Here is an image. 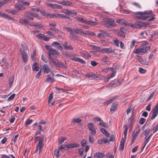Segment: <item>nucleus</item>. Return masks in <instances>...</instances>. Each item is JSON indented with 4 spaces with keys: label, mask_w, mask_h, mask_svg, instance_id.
<instances>
[{
    "label": "nucleus",
    "mask_w": 158,
    "mask_h": 158,
    "mask_svg": "<svg viewBox=\"0 0 158 158\" xmlns=\"http://www.w3.org/2000/svg\"><path fill=\"white\" fill-rule=\"evenodd\" d=\"M67 18V16L63 14H58L56 15V18Z\"/></svg>",
    "instance_id": "obj_45"
},
{
    "label": "nucleus",
    "mask_w": 158,
    "mask_h": 158,
    "mask_svg": "<svg viewBox=\"0 0 158 158\" xmlns=\"http://www.w3.org/2000/svg\"><path fill=\"white\" fill-rule=\"evenodd\" d=\"M41 13L43 14V15L47 18H56V15L51 14L44 11H42Z\"/></svg>",
    "instance_id": "obj_12"
},
{
    "label": "nucleus",
    "mask_w": 158,
    "mask_h": 158,
    "mask_svg": "<svg viewBox=\"0 0 158 158\" xmlns=\"http://www.w3.org/2000/svg\"><path fill=\"white\" fill-rule=\"evenodd\" d=\"M0 17L10 20H14V19L11 16L4 13L1 14V16H0Z\"/></svg>",
    "instance_id": "obj_34"
},
{
    "label": "nucleus",
    "mask_w": 158,
    "mask_h": 158,
    "mask_svg": "<svg viewBox=\"0 0 158 158\" xmlns=\"http://www.w3.org/2000/svg\"><path fill=\"white\" fill-rule=\"evenodd\" d=\"M81 145L83 147H85V146L86 144V141L85 139H83L81 141Z\"/></svg>",
    "instance_id": "obj_64"
},
{
    "label": "nucleus",
    "mask_w": 158,
    "mask_h": 158,
    "mask_svg": "<svg viewBox=\"0 0 158 158\" xmlns=\"http://www.w3.org/2000/svg\"><path fill=\"white\" fill-rule=\"evenodd\" d=\"M53 94L52 93L50 94V95L49 96L48 100V103L49 104V105L50 106L49 103L53 99Z\"/></svg>",
    "instance_id": "obj_55"
},
{
    "label": "nucleus",
    "mask_w": 158,
    "mask_h": 158,
    "mask_svg": "<svg viewBox=\"0 0 158 158\" xmlns=\"http://www.w3.org/2000/svg\"><path fill=\"white\" fill-rule=\"evenodd\" d=\"M105 156L103 153L102 152H97L94 155V158H103Z\"/></svg>",
    "instance_id": "obj_28"
},
{
    "label": "nucleus",
    "mask_w": 158,
    "mask_h": 158,
    "mask_svg": "<svg viewBox=\"0 0 158 158\" xmlns=\"http://www.w3.org/2000/svg\"><path fill=\"white\" fill-rule=\"evenodd\" d=\"M86 24L90 25L92 26L97 25L98 24V23L97 22H96L91 21H87V22H86Z\"/></svg>",
    "instance_id": "obj_39"
},
{
    "label": "nucleus",
    "mask_w": 158,
    "mask_h": 158,
    "mask_svg": "<svg viewBox=\"0 0 158 158\" xmlns=\"http://www.w3.org/2000/svg\"><path fill=\"white\" fill-rule=\"evenodd\" d=\"M56 89L57 91H58L59 90H61L62 92H66L68 91L67 89H63L61 88H59L57 87H56Z\"/></svg>",
    "instance_id": "obj_57"
},
{
    "label": "nucleus",
    "mask_w": 158,
    "mask_h": 158,
    "mask_svg": "<svg viewBox=\"0 0 158 158\" xmlns=\"http://www.w3.org/2000/svg\"><path fill=\"white\" fill-rule=\"evenodd\" d=\"M58 3L62 5L66 6H72L73 5V3L68 1H60Z\"/></svg>",
    "instance_id": "obj_20"
},
{
    "label": "nucleus",
    "mask_w": 158,
    "mask_h": 158,
    "mask_svg": "<svg viewBox=\"0 0 158 158\" xmlns=\"http://www.w3.org/2000/svg\"><path fill=\"white\" fill-rule=\"evenodd\" d=\"M19 52L23 62L26 63L28 59L27 54L25 51L23 50L21 48L19 49Z\"/></svg>",
    "instance_id": "obj_6"
},
{
    "label": "nucleus",
    "mask_w": 158,
    "mask_h": 158,
    "mask_svg": "<svg viewBox=\"0 0 158 158\" xmlns=\"http://www.w3.org/2000/svg\"><path fill=\"white\" fill-rule=\"evenodd\" d=\"M137 27H138V28H141L142 26V22L140 21L136 22Z\"/></svg>",
    "instance_id": "obj_56"
},
{
    "label": "nucleus",
    "mask_w": 158,
    "mask_h": 158,
    "mask_svg": "<svg viewBox=\"0 0 158 158\" xmlns=\"http://www.w3.org/2000/svg\"><path fill=\"white\" fill-rule=\"evenodd\" d=\"M52 45L54 47L56 48L57 49L60 51H62L63 49V47L59 42H54L52 43Z\"/></svg>",
    "instance_id": "obj_14"
},
{
    "label": "nucleus",
    "mask_w": 158,
    "mask_h": 158,
    "mask_svg": "<svg viewBox=\"0 0 158 158\" xmlns=\"http://www.w3.org/2000/svg\"><path fill=\"white\" fill-rule=\"evenodd\" d=\"M117 104L116 103H114L113 104L112 106L110 108V112L113 113L117 109Z\"/></svg>",
    "instance_id": "obj_27"
},
{
    "label": "nucleus",
    "mask_w": 158,
    "mask_h": 158,
    "mask_svg": "<svg viewBox=\"0 0 158 158\" xmlns=\"http://www.w3.org/2000/svg\"><path fill=\"white\" fill-rule=\"evenodd\" d=\"M14 7L17 8V10L19 11L21 10V4H17L15 5Z\"/></svg>",
    "instance_id": "obj_47"
},
{
    "label": "nucleus",
    "mask_w": 158,
    "mask_h": 158,
    "mask_svg": "<svg viewBox=\"0 0 158 158\" xmlns=\"http://www.w3.org/2000/svg\"><path fill=\"white\" fill-rule=\"evenodd\" d=\"M150 46L146 47L140 46L138 48L136 49L134 51V52L135 53L139 55H143L150 48Z\"/></svg>",
    "instance_id": "obj_3"
},
{
    "label": "nucleus",
    "mask_w": 158,
    "mask_h": 158,
    "mask_svg": "<svg viewBox=\"0 0 158 158\" xmlns=\"http://www.w3.org/2000/svg\"><path fill=\"white\" fill-rule=\"evenodd\" d=\"M116 22L119 23L120 25L124 26H128L129 24L127 22L124 20L123 19H117L116 20Z\"/></svg>",
    "instance_id": "obj_15"
},
{
    "label": "nucleus",
    "mask_w": 158,
    "mask_h": 158,
    "mask_svg": "<svg viewBox=\"0 0 158 158\" xmlns=\"http://www.w3.org/2000/svg\"><path fill=\"white\" fill-rule=\"evenodd\" d=\"M75 19L77 21H80L82 23H84L87 24L86 22H87V21L84 19L82 17H77L75 18Z\"/></svg>",
    "instance_id": "obj_31"
},
{
    "label": "nucleus",
    "mask_w": 158,
    "mask_h": 158,
    "mask_svg": "<svg viewBox=\"0 0 158 158\" xmlns=\"http://www.w3.org/2000/svg\"><path fill=\"white\" fill-rule=\"evenodd\" d=\"M39 68L38 66L37 65V63L35 62V63L32 66V70L33 71H37L39 70Z\"/></svg>",
    "instance_id": "obj_38"
},
{
    "label": "nucleus",
    "mask_w": 158,
    "mask_h": 158,
    "mask_svg": "<svg viewBox=\"0 0 158 158\" xmlns=\"http://www.w3.org/2000/svg\"><path fill=\"white\" fill-rule=\"evenodd\" d=\"M145 120L146 119L145 118H140L139 121V123L141 124H143L144 123Z\"/></svg>",
    "instance_id": "obj_61"
},
{
    "label": "nucleus",
    "mask_w": 158,
    "mask_h": 158,
    "mask_svg": "<svg viewBox=\"0 0 158 158\" xmlns=\"http://www.w3.org/2000/svg\"><path fill=\"white\" fill-rule=\"evenodd\" d=\"M102 50L106 53H114L115 52L114 49H112L110 48H104Z\"/></svg>",
    "instance_id": "obj_21"
},
{
    "label": "nucleus",
    "mask_w": 158,
    "mask_h": 158,
    "mask_svg": "<svg viewBox=\"0 0 158 158\" xmlns=\"http://www.w3.org/2000/svg\"><path fill=\"white\" fill-rule=\"evenodd\" d=\"M85 76L87 77H91L93 79H95L99 77L98 75H96L92 73H87L85 75Z\"/></svg>",
    "instance_id": "obj_18"
},
{
    "label": "nucleus",
    "mask_w": 158,
    "mask_h": 158,
    "mask_svg": "<svg viewBox=\"0 0 158 158\" xmlns=\"http://www.w3.org/2000/svg\"><path fill=\"white\" fill-rule=\"evenodd\" d=\"M59 151L58 149L55 150L54 152V154L55 155L56 157L57 158H58L59 157Z\"/></svg>",
    "instance_id": "obj_53"
},
{
    "label": "nucleus",
    "mask_w": 158,
    "mask_h": 158,
    "mask_svg": "<svg viewBox=\"0 0 158 158\" xmlns=\"http://www.w3.org/2000/svg\"><path fill=\"white\" fill-rule=\"evenodd\" d=\"M36 36L39 39L45 41H48L50 38L49 37H46L42 34H39L36 35Z\"/></svg>",
    "instance_id": "obj_13"
},
{
    "label": "nucleus",
    "mask_w": 158,
    "mask_h": 158,
    "mask_svg": "<svg viewBox=\"0 0 158 158\" xmlns=\"http://www.w3.org/2000/svg\"><path fill=\"white\" fill-rule=\"evenodd\" d=\"M66 30L69 32L71 37L72 38V40H77L79 41L80 39L76 35L77 33V29L71 27H66Z\"/></svg>",
    "instance_id": "obj_1"
},
{
    "label": "nucleus",
    "mask_w": 158,
    "mask_h": 158,
    "mask_svg": "<svg viewBox=\"0 0 158 158\" xmlns=\"http://www.w3.org/2000/svg\"><path fill=\"white\" fill-rule=\"evenodd\" d=\"M38 127L39 128L35 133V135L40 134L41 133V132L43 131V129L42 128V126H41L38 125Z\"/></svg>",
    "instance_id": "obj_33"
},
{
    "label": "nucleus",
    "mask_w": 158,
    "mask_h": 158,
    "mask_svg": "<svg viewBox=\"0 0 158 158\" xmlns=\"http://www.w3.org/2000/svg\"><path fill=\"white\" fill-rule=\"evenodd\" d=\"M140 131V129H139L138 130L135 134L133 136L132 138L131 141L133 142H134L135 140L137 137L138 136V135H139V132Z\"/></svg>",
    "instance_id": "obj_36"
},
{
    "label": "nucleus",
    "mask_w": 158,
    "mask_h": 158,
    "mask_svg": "<svg viewBox=\"0 0 158 158\" xmlns=\"http://www.w3.org/2000/svg\"><path fill=\"white\" fill-rule=\"evenodd\" d=\"M117 35L123 38L125 37V35L124 32H121L120 31L117 33Z\"/></svg>",
    "instance_id": "obj_51"
},
{
    "label": "nucleus",
    "mask_w": 158,
    "mask_h": 158,
    "mask_svg": "<svg viewBox=\"0 0 158 158\" xmlns=\"http://www.w3.org/2000/svg\"><path fill=\"white\" fill-rule=\"evenodd\" d=\"M115 73H116V72H112V73L111 74V75H110L109 76L107 77V81H109V79H110L111 78L113 77H114L115 75Z\"/></svg>",
    "instance_id": "obj_46"
},
{
    "label": "nucleus",
    "mask_w": 158,
    "mask_h": 158,
    "mask_svg": "<svg viewBox=\"0 0 158 158\" xmlns=\"http://www.w3.org/2000/svg\"><path fill=\"white\" fill-rule=\"evenodd\" d=\"M125 140V139H124L123 138L121 139V140L120 144L119 145V148L121 149V151H123L124 149Z\"/></svg>",
    "instance_id": "obj_29"
},
{
    "label": "nucleus",
    "mask_w": 158,
    "mask_h": 158,
    "mask_svg": "<svg viewBox=\"0 0 158 158\" xmlns=\"http://www.w3.org/2000/svg\"><path fill=\"white\" fill-rule=\"evenodd\" d=\"M102 24L104 26L107 27H114L116 26L114 23V20L112 19H107L103 22Z\"/></svg>",
    "instance_id": "obj_4"
},
{
    "label": "nucleus",
    "mask_w": 158,
    "mask_h": 158,
    "mask_svg": "<svg viewBox=\"0 0 158 158\" xmlns=\"http://www.w3.org/2000/svg\"><path fill=\"white\" fill-rule=\"evenodd\" d=\"M19 23L23 25H28L29 24V21L27 19H19Z\"/></svg>",
    "instance_id": "obj_23"
},
{
    "label": "nucleus",
    "mask_w": 158,
    "mask_h": 158,
    "mask_svg": "<svg viewBox=\"0 0 158 158\" xmlns=\"http://www.w3.org/2000/svg\"><path fill=\"white\" fill-rule=\"evenodd\" d=\"M67 146H68V148L71 149L78 148L79 147L80 145L78 143H73L68 144Z\"/></svg>",
    "instance_id": "obj_17"
},
{
    "label": "nucleus",
    "mask_w": 158,
    "mask_h": 158,
    "mask_svg": "<svg viewBox=\"0 0 158 158\" xmlns=\"http://www.w3.org/2000/svg\"><path fill=\"white\" fill-rule=\"evenodd\" d=\"M115 98H111V99H109L108 101H106L105 102V103L106 104L108 105L110 103H111L113 102L114 100H115Z\"/></svg>",
    "instance_id": "obj_59"
},
{
    "label": "nucleus",
    "mask_w": 158,
    "mask_h": 158,
    "mask_svg": "<svg viewBox=\"0 0 158 158\" xmlns=\"http://www.w3.org/2000/svg\"><path fill=\"white\" fill-rule=\"evenodd\" d=\"M100 131L102 133L105 135L107 137H109L110 136V134L108 133L107 130H105L104 128H101Z\"/></svg>",
    "instance_id": "obj_30"
},
{
    "label": "nucleus",
    "mask_w": 158,
    "mask_h": 158,
    "mask_svg": "<svg viewBox=\"0 0 158 158\" xmlns=\"http://www.w3.org/2000/svg\"><path fill=\"white\" fill-rule=\"evenodd\" d=\"M135 58L139 60V62L142 64H147L148 63L147 62L146 60L144 59H142V58L139 56L137 55H136Z\"/></svg>",
    "instance_id": "obj_19"
},
{
    "label": "nucleus",
    "mask_w": 158,
    "mask_h": 158,
    "mask_svg": "<svg viewBox=\"0 0 158 158\" xmlns=\"http://www.w3.org/2000/svg\"><path fill=\"white\" fill-rule=\"evenodd\" d=\"M77 34H80L83 35H87V33L84 32L82 29H77Z\"/></svg>",
    "instance_id": "obj_37"
},
{
    "label": "nucleus",
    "mask_w": 158,
    "mask_h": 158,
    "mask_svg": "<svg viewBox=\"0 0 158 158\" xmlns=\"http://www.w3.org/2000/svg\"><path fill=\"white\" fill-rule=\"evenodd\" d=\"M33 120L32 119H28L27 120L25 123V125L26 127H27L28 125L31 124Z\"/></svg>",
    "instance_id": "obj_44"
},
{
    "label": "nucleus",
    "mask_w": 158,
    "mask_h": 158,
    "mask_svg": "<svg viewBox=\"0 0 158 158\" xmlns=\"http://www.w3.org/2000/svg\"><path fill=\"white\" fill-rule=\"evenodd\" d=\"M150 129H146L144 131L145 138L144 139H146V138L148 136V135L150 133Z\"/></svg>",
    "instance_id": "obj_41"
},
{
    "label": "nucleus",
    "mask_w": 158,
    "mask_h": 158,
    "mask_svg": "<svg viewBox=\"0 0 158 158\" xmlns=\"http://www.w3.org/2000/svg\"><path fill=\"white\" fill-rule=\"evenodd\" d=\"M89 129L91 131V134L94 135L96 133V130L94 124L92 123H89L88 124Z\"/></svg>",
    "instance_id": "obj_7"
},
{
    "label": "nucleus",
    "mask_w": 158,
    "mask_h": 158,
    "mask_svg": "<svg viewBox=\"0 0 158 158\" xmlns=\"http://www.w3.org/2000/svg\"><path fill=\"white\" fill-rule=\"evenodd\" d=\"M14 80V77L13 76H11L9 81V85L10 87H11L13 84Z\"/></svg>",
    "instance_id": "obj_43"
},
{
    "label": "nucleus",
    "mask_w": 158,
    "mask_h": 158,
    "mask_svg": "<svg viewBox=\"0 0 158 158\" xmlns=\"http://www.w3.org/2000/svg\"><path fill=\"white\" fill-rule=\"evenodd\" d=\"M84 152V149L82 148H79L78 149V153L80 156H82L83 155Z\"/></svg>",
    "instance_id": "obj_54"
},
{
    "label": "nucleus",
    "mask_w": 158,
    "mask_h": 158,
    "mask_svg": "<svg viewBox=\"0 0 158 158\" xmlns=\"http://www.w3.org/2000/svg\"><path fill=\"white\" fill-rule=\"evenodd\" d=\"M48 58L50 60H51L54 59H56L55 56L54 55L59 56L60 55V53L58 51H57L56 50L52 48L50 49V51L48 52Z\"/></svg>",
    "instance_id": "obj_5"
},
{
    "label": "nucleus",
    "mask_w": 158,
    "mask_h": 158,
    "mask_svg": "<svg viewBox=\"0 0 158 158\" xmlns=\"http://www.w3.org/2000/svg\"><path fill=\"white\" fill-rule=\"evenodd\" d=\"M41 59L43 61H44L45 63H47L48 62V60L45 57V56H44L43 54H42L41 56Z\"/></svg>",
    "instance_id": "obj_62"
},
{
    "label": "nucleus",
    "mask_w": 158,
    "mask_h": 158,
    "mask_svg": "<svg viewBox=\"0 0 158 158\" xmlns=\"http://www.w3.org/2000/svg\"><path fill=\"white\" fill-rule=\"evenodd\" d=\"M25 16L28 20H33V13L30 11L26 12Z\"/></svg>",
    "instance_id": "obj_16"
},
{
    "label": "nucleus",
    "mask_w": 158,
    "mask_h": 158,
    "mask_svg": "<svg viewBox=\"0 0 158 158\" xmlns=\"http://www.w3.org/2000/svg\"><path fill=\"white\" fill-rule=\"evenodd\" d=\"M80 53L85 57H86L88 58H90L91 57L90 55L87 52H80Z\"/></svg>",
    "instance_id": "obj_40"
},
{
    "label": "nucleus",
    "mask_w": 158,
    "mask_h": 158,
    "mask_svg": "<svg viewBox=\"0 0 158 158\" xmlns=\"http://www.w3.org/2000/svg\"><path fill=\"white\" fill-rule=\"evenodd\" d=\"M43 70L44 72L46 74L49 73L50 70L48 65L47 64H44L43 65Z\"/></svg>",
    "instance_id": "obj_26"
},
{
    "label": "nucleus",
    "mask_w": 158,
    "mask_h": 158,
    "mask_svg": "<svg viewBox=\"0 0 158 158\" xmlns=\"http://www.w3.org/2000/svg\"><path fill=\"white\" fill-rule=\"evenodd\" d=\"M99 31L100 32L97 35L99 38L105 37L108 35L106 31L100 30Z\"/></svg>",
    "instance_id": "obj_10"
},
{
    "label": "nucleus",
    "mask_w": 158,
    "mask_h": 158,
    "mask_svg": "<svg viewBox=\"0 0 158 158\" xmlns=\"http://www.w3.org/2000/svg\"><path fill=\"white\" fill-rule=\"evenodd\" d=\"M72 60L76 62H80L82 64H85L86 63L85 62L83 59L75 57V56H74Z\"/></svg>",
    "instance_id": "obj_25"
},
{
    "label": "nucleus",
    "mask_w": 158,
    "mask_h": 158,
    "mask_svg": "<svg viewBox=\"0 0 158 158\" xmlns=\"http://www.w3.org/2000/svg\"><path fill=\"white\" fill-rule=\"evenodd\" d=\"M125 129L123 131V134L124 135V139H126V136L127 134V132L128 129V127L127 125L124 126Z\"/></svg>",
    "instance_id": "obj_42"
},
{
    "label": "nucleus",
    "mask_w": 158,
    "mask_h": 158,
    "mask_svg": "<svg viewBox=\"0 0 158 158\" xmlns=\"http://www.w3.org/2000/svg\"><path fill=\"white\" fill-rule=\"evenodd\" d=\"M43 139H42L40 140V141L38 142V144L36 146L35 152H36L38 151V149H39V153H40L42 151V148L44 146V143H42Z\"/></svg>",
    "instance_id": "obj_9"
},
{
    "label": "nucleus",
    "mask_w": 158,
    "mask_h": 158,
    "mask_svg": "<svg viewBox=\"0 0 158 158\" xmlns=\"http://www.w3.org/2000/svg\"><path fill=\"white\" fill-rule=\"evenodd\" d=\"M15 95V94L14 93L12 95H11L8 98V101H10L13 100V99L14 98Z\"/></svg>",
    "instance_id": "obj_50"
},
{
    "label": "nucleus",
    "mask_w": 158,
    "mask_h": 158,
    "mask_svg": "<svg viewBox=\"0 0 158 158\" xmlns=\"http://www.w3.org/2000/svg\"><path fill=\"white\" fill-rule=\"evenodd\" d=\"M58 68H63L64 69L67 68V67L66 66H65L63 64L59 62H57L56 61L54 60V59H52L51 60H50Z\"/></svg>",
    "instance_id": "obj_11"
},
{
    "label": "nucleus",
    "mask_w": 158,
    "mask_h": 158,
    "mask_svg": "<svg viewBox=\"0 0 158 158\" xmlns=\"http://www.w3.org/2000/svg\"><path fill=\"white\" fill-rule=\"evenodd\" d=\"M39 138V142L40 141V140L42 139H43L42 143H43V141L44 140V138L43 137H40V136H36L34 139V141L35 142H36L37 141V140Z\"/></svg>",
    "instance_id": "obj_48"
},
{
    "label": "nucleus",
    "mask_w": 158,
    "mask_h": 158,
    "mask_svg": "<svg viewBox=\"0 0 158 158\" xmlns=\"http://www.w3.org/2000/svg\"><path fill=\"white\" fill-rule=\"evenodd\" d=\"M81 121V120L79 118H77L76 119L73 118V119L72 122L73 123H80Z\"/></svg>",
    "instance_id": "obj_49"
},
{
    "label": "nucleus",
    "mask_w": 158,
    "mask_h": 158,
    "mask_svg": "<svg viewBox=\"0 0 158 158\" xmlns=\"http://www.w3.org/2000/svg\"><path fill=\"white\" fill-rule=\"evenodd\" d=\"M158 114V103L155 106L152 111V115L151 119L153 120L157 116Z\"/></svg>",
    "instance_id": "obj_8"
},
{
    "label": "nucleus",
    "mask_w": 158,
    "mask_h": 158,
    "mask_svg": "<svg viewBox=\"0 0 158 158\" xmlns=\"http://www.w3.org/2000/svg\"><path fill=\"white\" fill-rule=\"evenodd\" d=\"M152 134H151L148 137V138L146 139V140L144 142V146H143L142 150H141V151H143V150L144 148H145V146L147 144V143L149 142L151 137L152 136Z\"/></svg>",
    "instance_id": "obj_35"
},
{
    "label": "nucleus",
    "mask_w": 158,
    "mask_h": 158,
    "mask_svg": "<svg viewBox=\"0 0 158 158\" xmlns=\"http://www.w3.org/2000/svg\"><path fill=\"white\" fill-rule=\"evenodd\" d=\"M152 11H150L148 12L147 11L144 12H138L135 13V15H139V16H137L136 18L138 19H140L142 20H144L147 19L148 17L145 16V15H149L151 14Z\"/></svg>",
    "instance_id": "obj_2"
},
{
    "label": "nucleus",
    "mask_w": 158,
    "mask_h": 158,
    "mask_svg": "<svg viewBox=\"0 0 158 158\" xmlns=\"http://www.w3.org/2000/svg\"><path fill=\"white\" fill-rule=\"evenodd\" d=\"M31 10L33 11H35L37 12H42L41 10L39 9L38 7L32 8L31 9Z\"/></svg>",
    "instance_id": "obj_60"
},
{
    "label": "nucleus",
    "mask_w": 158,
    "mask_h": 158,
    "mask_svg": "<svg viewBox=\"0 0 158 158\" xmlns=\"http://www.w3.org/2000/svg\"><path fill=\"white\" fill-rule=\"evenodd\" d=\"M89 140L91 143H93L94 142V139L93 138L91 137V135H89Z\"/></svg>",
    "instance_id": "obj_63"
},
{
    "label": "nucleus",
    "mask_w": 158,
    "mask_h": 158,
    "mask_svg": "<svg viewBox=\"0 0 158 158\" xmlns=\"http://www.w3.org/2000/svg\"><path fill=\"white\" fill-rule=\"evenodd\" d=\"M36 55V50H34L32 52V54L31 55V58L32 60H33L35 59V56Z\"/></svg>",
    "instance_id": "obj_52"
},
{
    "label": "nucleus",
    "mask_w": 158,
    "mask_h": 158,
    "mask_svg": "<svg viewBox=\"0 0 158 158\" xmlns=\"http://www.w3.org/2000/svg\"><path fill=\"white\" fill-rule=\"evenodd\" d=\"M68 43L67 42H65L64 44H63L64 48L66 50H73V48L72 46L70 44L68 45Z\"/></svg>",
    "instance_id": "obj_22"
},
{
    "label": "nucleus",
    "mask_w": 158,
    "mask_h": 158,
    "mask_svg": "<svg viewBox=\"0 0 158 158\" xmlns=\"http://www.w3.org/2000/svg\"><path fill=\"white\" fill-rule=\"evenodd\" d=\"M45 81L46 82H51V83L53 82L54 81V79L52 78L49 75H47V77L46 78Z\"/></svg>",
    "instance_id": "obj_32"
},
{
    "label": "nucleus",
    "mask_w": 158,
    "mask_h": 158,
    "mask_svg": "<svg viewBox=\"0 0 158 158\" xmlns=\"http://www.w3.org/2000/svg\"><path fill=\"white\" fill-rule=\"evenodd\" d=\"M67 139V138L65 137L62 138L60 139L59 140L58 142L60 144H61L65 140Z\"/></svg>",
    "instance_id": "obj_58"
},
{
    "label": "nucleus",
    "mask_w": 158,
    "mask_h": 158,
    "mask_svg": "<svg viewBox=\"0 0 158 158\" xmlns=\"http://www.w3.org/2000/svg\"><path fill=\"white\" fill-rule=\"evenodd\" d=\"M97 142L99 144H102L103 143L105 144L109 143L108 140L105 138L99 139L98 140Z\"/></svg>",
    "instance_id": "obj_24"
}]
</instances>
